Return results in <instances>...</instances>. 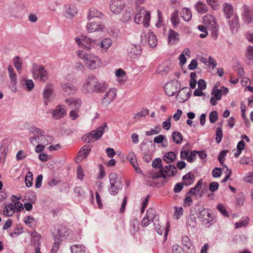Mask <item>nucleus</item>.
Returning <instances> with one entry per match:
<instances>
[{
	"label": "nucleus",
	"mask_w": 253,
	"mask_h": 253,
	"mask_svg": "<svg viewBox=\"0 0 253 253\" xmlns=\"http://www.w3.org/2000/svg\"><path fill=\"white\" fill-rule=\"evenodd\" d=\"M83 89L86 92L99 93L104 92L107 89V86L105 83H99L96 77L91 76L85 80Z\"/></svg>",
	"instance_id": "f257e3e1"
},
{
	"label": "nucleus",
	"mask_w": 253,
	"mask_h": 253,
	"mask_svg": "<svg viewBox=\"0 0 253 253\" xmlns=\"http://www.w3.org/2000/svg\"><path fill=\"white\" fill-rule=\"evenodd\" d=\"M78 56L84 60L85 65L89 69H95L102 65L101 59L93 54L82 50L77 51Z\"/></svg>",
	"instance_id": "f03ea898"
},
{
	"label": "nucleus",
	"mask_w": 253,
	"mask_h": 253,
	"mask_svg": "<svg viewBox=\"0 0 253 253\" xmlns=\"http://www.w3.org/2000/svg\"><path fill=\"white\" fill-rule=\"evenodd\" d=\"M177 172L176 168L173 165L167 166L164 169H161L159 171H154L145 175L146 180L148 178L155 179L162 177L165 179L167 177L174 175Z\"/></svg>",
	"instance_id": "7ed1b4c3"
},
{
	"label": "nucleus",
	"mask_w": 253,
	"mask_h": 253,
	"mask_svg": "<svg viewBox=\"0 0 253 253\" xmlns=\"http://www.w3.org/2000/svg\"><path fill=\"white\" fill-rule=\"evenodd\" d=\"M107 126V123H104L102 126L98 127L96 130L84 135L82 137L83 141L86 143H90L100 138L104 132V128Z\"/></svg>",
	"instance_id": "20e7f679"
},
{
	"label": "nucleus",
	"mask_w": 253,
	"mask_h": 253,
	"mask_svg": "<svg viewBox=\"0 0 253 253\" xmlns=\"http://www.w3.org/2000/svg\"><path fill=\"white\" fill-rule=\"evenodd\" d=\"M143 17L142 23L145 27L149 26V22L151 19L150 12L142 7L137 8V12L135 13L134 20L137 24H139L141 21V18Z\"/></svg>",
	"instance_id": "39448f33"
},
{
	"label": "nucleus",
	"mask_w": 253,
	"mask_h": 253,
	"mask_svg": "<svg viewBox=\"0 0 253 253\" xmlns=\"http://www.w3.org/2000/svg\"><path fill=\"white\" fill-rule=\"evenodd\" d=\"M65 102L69 106H72L75 107V110H71L69 113V116L73 120H76L79 117L80 107L82 104V101L80 99L70 98L65 100Z\"/></svg>",
	"instance_id": "423d86ee"
},
{
	"label": "nucleus",
	"mask_w": 253,
	"mask_h": 253,
	"mask_svg": "<svg viewBox=\"0 0 253 253\" xmlns=\"http://www.w3.org/2000/svg\"><path fill=\"white\" fill-rule=\"evenodd\" d=\"M32 73L35 79L39 78L40 81L43 83L47 80L48 77V73L42 65L34 64Z\"/></svg>",
	"instance_id": "0eeeda50"
},
{
	"label": "nucleus",
	"mask_w": 253,
	"mask_h": 253,
	"mask_svg": "<svg viewBox=\"0 0 253 253\" xmlns=\"http://www.w3.org/2000/svg\"><path fill=\"white\" fill-rule=\"evenodd\" d=\"M166 93L169 96H173L179 89V84L177 81H173L167 83L165 86Z\"/></svg>",
	"instance_id": "6e6552de"
},
{
	"label": "nucleus",
	"mask_w": 253,
	"mask_h": 253,
	"mask_svg": "<svg viewBox=\"0 0 253 253\" xmlns=\"http://www.w3.org/2000/svg\"><path fill=\"white\" fill-rule=\"evenodd\" d=\"M75 41L81 48H85L87 50H89L95 44L94 41L86 37L82 39L76 38Z\"/></svg>",
	"instance_id": "1a4fd4ad"
},
{
	"label": "nucleus",
	"mask_w": 253,
	"mask_h": 253,
	"mask_svg": "<svg viewBox=\"0 0 253 253\" xmlns=\"http://www.w3.org/2000/svg\"><path fill=\"white\" fill-rule=\"evenodd\" d=\"M124 6L125 2L122 0H111L109 4L111 11L116 14L121 13Z\"/></svg>",
	"instance_id": "9d476101"
},
{
	"label": "nucleus",
	"mask_w": 253,
	"mask_h": 253,
	"mask_svg": "<svg viewBox=\"0 0 253 253\" xmlns=\"http://www.w3.org/2000/svg\"><path fill=\"white\" fill-rule=\"evenodd\" d=\"M198 217L204 222L205 225L209 224L213 220V217L210 213L209 209H204L199 213Z\"/></svg>",
	"instance_id": "9b49d317"
},
{
	"label": "nucleus",
	"mask_w": 253,
	"mask_h": 253,
	"mask_svg": "<svg viewBox=\"0 0 253 253\" xmlns=\"http://www.w3.org/2000/svg\"><path fill=\"white\" fill-rule=\"evenodd\" d=\"M66 114V110L64 106L58 105L52 112V117L57 120L64 117Z\"/></svg>",
	"instance_id": "f8f14e48"
},
{
	"label": "nucleus",
	"mask_w": 253,
	"mask_h": 253,
	"mask_svg": "<svg viewBox=\"0 0 253 253\" xmlns=\"http://www.w3.org/2000/svg\"><path fill=\"white\" fill-rule=\"evenodd\" d=\"M90 150L91 148L89 145L84 146L79 151L77 157L75 159L76 162L80 163L89 154Z\"/></svg>",
	"instance_id": "ddd939ff"
},
{
	"label": "nucleus",
	"mask_w": 253,
	"mask_h": 253,
	"mask_svg": "<svg viewBox=\"0 0 253 253\" xmlns=\"http://www.w3.org/2000/svg\"><path fill=\"white\" fill-rule=\"evenodd\" d=\"M190 91V89L189 87H183L181 90L179 91L177 94V100L180 102L187 100L189 97Z\"/></svg>",
	"instance_id": "4468645a"
},
{
	"label": "nucleus",
	"mask_w": 253,
	"mask_h": 253,
	"mask_svg": "<svg viewBox=\"0 0 253 253\" xmlns=\"http://www.w3.org/2000/svg\"><path fill=\"white\" fill-rule=\"evenodd\" d=\"M180 40L179 35L174 30L170 29L168 33V43L169 45L176 44Z\"/></svg>",
	"instance_id": "2eb2a0df"
},
{
	"label": "nucleus",
	"mask_w": 253,
	"mask_h": 253,
	"mask_svg": "<svg viewBox=\"0 0 253 253\" xmlns=\"http://www.w3.org/2000/svg\"><path fill=\"white\" fill-rule=\"evenodd\" d=\"M243 18L244 21L247 24L251 23L253 19V13L246 5L243 6Z\"/></svg>",
	"instance_id": "dca6fc26"
},
{
	"label": "nucleus",
	"mask_w": 253,
	"mask_h": 253,
	"mask_svg": "<svg viewBox=\"0 0 253 253\" xmlns=\"http://www.w3.org/2000/svg\"><path fill=\"white\" fill-rule=\"evenodd\" d=\"M228 92V89L226 87L223 86L219 89L217 87L215 86L212 91L211 94L217 100H219L222 97V93L226 94Z\"/></svg>",
	"instance_id": "f3484780"
},
{
	"label": "nucleus",
	"mask_w": 253,
	"mask_h": 253,
	"mask_svg": "<svg viewBox=\"0 0 253 253\" xmlns=\"http://www.w3.org/2000/svg\"><path fill=\"white\" fill-rule=\"evenodd\" d=\"M127 50L129 56L132 58H136L141 53V49L138 45H131Z\"/></svg>",
	"instance_id": "a211bd4d"
},
{
	"label": "nucleus",
	"mask_w": 253,
	"mask_h": 253,
	"mask_svg": "<svg viewBox=\"0 0 253 253\" xmlns=\"http://www.w3.org/2000/svg\"><path fill=\"white\" fill-rule=\"evenodd\" d=\"M127 159L134 168L135 171L137 173H141V170L139 168L137 162L136 156L134 153L130 152L127 156Z\"/></svg>",
	"instance_id": "6ab92c4d"
},
{
	"label": "nucleus",
	"mask_w": 253,
	"mask_h": 253,
	"mask_svg": "<svg viewBox=\"0 0 253 253\" xmlns=\"http://www.w3.org/2000/svg\"><path fill=\"white\" fill-rule=\"evenodd\" d=\"M203 22L208 28L215 26L217 23L214 17L211 15H206L203 17Z\"/></svg>",
	"instance_id": "aec40b11"
},
{
	"label": "nucleus",
	"mask_w": 253,
	"mask_h": 253,
	"mask_svg": "<svg viewBox=\"0 0 253 253\" xmlns=\"http://www.w3.org/2000/svg\"><path fill=\"white\" fill-rule=\"evenodd\" d=\"M116 97V90L115 88L109 89L105 94L103 98V102L106 103H109Z\"/></svg>",
	"instance_id": "412c9836"
},
{
	"label": "nucleus",
	"mask_w": 253,
	"mask_h": 253,
	"mask_svg": "<svg viewBox=\"0 0 253 253\" xmlns=\"http://www.w3.org/2000/svg\"><path fill=\"white\" fill-rule=\"evenodd\" d=\"M229 19V23L231 30L233 33L237 32L238 28L239 27L238 16L234 15Z\"/></svg>",
	"instance_id": "4be33fe9"
},
{
	"label": "nucleus",
	"mask_w": 253,
	"mask_h": 253,
	"mask_svg": "<svg viewBox=\"0 0 253 253\" xmlns=\"http://www.w3.org/2000/svg\"><path fill=\"white\" fill-rule=\"evenodd\" d=\"M61 85V87L63 92L68 95L74 93L77 90V88L75 86L71 85L69 83L62 84Z\"/></svg>",
	"instance_id": "5701e85b"
},
{
	"label": "nucleus",
	"mask_w": 253,
	"mask_h": 253,
	"mask_svg": "<svg viewBox=\"0 0 253 253\" xmlns=\"http://www.w3.org/2000/svg\"><path fill=\"white\" fill-rule=\"evenodd\" d=\"M223 8L226 18L230 19L234 15L233 14V7L231 4L225 3L223 5Z\"/></svg>",
	"instance_id": "b1692460"
},
{
	"label": "nucleus",
	"mask_w": 253,
	"mask_h": 253,
	"mask_svg": "<svg viewBox=\"0 0 253 253\" xmlns=\"http://www.w3.org/2000/svg\"><path fill=\"white\" fill-rule=\"evenodd\" d=\"M87 30L88 32H93L99 30H102L104 27L96 22H90L86 26Z\"/></svg>",
	"instance_id": "393cba45"
},
{
	"label": "nucleus",
	"mask_w": 253,
	"mask_h": 253,
	"mask_svg": "<svg viewBox=\"0 0 253 253\" xmlns=\"http://www.w3.org/2000/svg\"><path fill=\"white\" fill-rule=\"evenodd\" d=\"M8 71L10 79V84L14 86L17 83V76L12 66L11 65H8Z\"/></svg>",
	"instance_id": "a878e982"
},
{
	"label": "nucleus",
	"mask_w": 253,
	"mask_h": 253,
	"mask_svg": "<svg viewBox=\"0 0 253 253\" xmlns=\"http://www.w3.org/2000/svg\"><path fill=\"white\" fill-rule=\"evenodd\" d=\"M179 11L175 9L171 14L170 21L174 28H176L180 23V19L178 17Z\"/></svg>",
	"instance_id": "bb28decb"
},
{
	"label": "nucleus",
	"mask_w": 253,
	"mask_h": 253,
	"mask_svg": "<svg viewBox=\"0 0 253 253\" xmlns=\"http://www.w3.org/2000/svg\"><path fill=\"white\" fill-rule=\"evenodd\" d=\"M181 16L185 21H189L192 18V12L189 8L185 7L182 9L180 13Z\"/></svg>",
	"instance_id": "cd10ccee"
},
{
	"label": "nucleus",
	"mask_w": 253,
	"mask_h": 253,
	"mask_svg": "<svg viewBox=\"0 0 253 253\" xmlns=\"http://www.w3.org/2000/svg\"><path fill=\"white\" fill-rule=\"evenodd\" d=\"M31 244L33 247L40 246L41 235L36 231L31 233Z\"/></svg>",
	"instance_id": "c85d7f7f"
},
{
	"label": "nucleus",
	"mask_w": 253,
	"mask_h": 253,
	"mask_svg": "<svg viewBox=\"0 0 253 253\" xmlns=\"http://www.w3.org/2000/svg\"><path fill=\"white\" fill-rule=\"evenodd\" d=\"M190 51L188 48H185L182 53L180 55L179 57V60L180 61V65L181 66L183 65L186 61V58L185 56L190 57Z\"/></svg>",
	"instance_id": "c756f323"
},
{
	"label": "nucleus",
	"mask_w": 253,
	"mask_h": 253,
	"mask_svg": "<svg viewBox=\"0 0 253 253\" xmlns=\"http://www.w3.org/2000/svg\"><path fill=\"white\" fill-rule=\"evenodd\" d=\"M176 159V154L173 152H169L167 153L163 157V161L167 163H170Z\"/></svg>",
	"instance_id": "7c9ffc66"
},
{
	"label": "nucleus",
	"mask_w": 253,
	"mask_h": 253,
	"mask_svg": "<svg viewBox=\"0 0 253 253\" xmlns=\"http://www.w3.org/2000/svg\"><path fill=\"white\" fill-rule=\"evenodd\" d=\"M102 15V13L99 11L95 9L92 8L89 10V12L88 13L87 18L88 20H91L94 18H100Z\"/></svg>",
	"instance_id": "2f4dec72"
},
{
	"label": "nucleus",
	"mask_w": 253,
	"mask_h": 253,
	"mask_svg": "<svg viewBox=\"0 0 253 253\" xmlns=\"http://www.w3.org/2000/svg\"><path fill=\"white\" fill-rule=\"evenodd\" d=\"M148 43L151 47H155L157 44V37L153 32H150L148 34Z\"/></svg>",
	"instance_id": "473e14b6"
},
{
	"label": "nucleus",
	"mask_w": 253,
	"mask_h": 253,
	"mask_svg": "<svg viewBox=\"0 0 253 253\" xmlns=\"http://www.w3.org/2000/svg\"><path fill=\"white\" fill-rule=\"evenodd\" d=\"M70 249L72 253H85V247L83 245H74Z\"/></svg>",
	"instance_id": "72a5a7b5"
},
{
	"label": "nucleus",
	"mask_w": 253,
	"mask_h": 253,
	"mask_svg": "<svg viewBox=\"0 0 253 253\" xmlns=\"http://www.w3.org/2000/svg\"><path fill=\"white\" fill-rule=\"evenodd\" d=\"M194 175L190 172L187 173L183 177V184L189 185L194 182Z\"/></svg>",
	"instance_id": "f704fd0d"
},
{
	"label": "nucleus",
	"mask_w": 253,
	"mask_h": 253,
	"mask_svg": "<svg viewBox=\"0 0 253 253\" xmlns=\"http://www.w3.org/2000/svg\"><path fill=\"white\" fill-rule=\"evenodd\" d=\"M14 212V206L12 204L6 205L3 211V214L7 216H11Z\"/></svg>",
	"instance_id": "c9c22d12"
},
{
	"label": "nucleus",
	"mask_w": 253,
	"mask_h": 253,
	"mask_svg": "<svg viewBox=\"0 0 253 253\" xmlns=\"http://www.w3.org/2000/svg\"><path fill=\"white\" fill-rule=\"evenodd\" d=\"M68 235V229L65 226L61 225L57 229V236L60 238L64 237Z\"/></svg>",
	"instance_id": "e433bc0d"
},
{
	"label": "nucleus",
	"mask_w": 253,
	"mask_h": 253,
	"mask_svg": "<svg viewBox=\"0 0 253 253\" xmlns=\"http://www.w3.org/2000/svg\"><path fill=\"white\" fill-rule=\"evenodd\" d=\"M52 85L51 84H46L43 93L44 99H47L52 94Z\"/></svg>",
	"instance_id": "4c0bfd02"
},
{
	"label": "nucleus",
	"mask_w": 253,
	"mask_h": 253,
	"mask_svg": "<svg viewBox=\"0 0 253 253\" xmlns=\"http://www.w3.org/2000/svg\"><path fill=\"white\" fill-rule=\"evenodd\" d=\"M195 8L197 11L201 14L205 13L207 11V6L200 1H199L197 3L196 5H195Z\"/></svg>",
	"instance_id": "58836bf2"
},
{
	"label": "nucleus",
	"mask_w": 253,
	"mask_h": 253,
	"mask_svg": "<svg viewBox=\"0 0 253 253\" xmlns=\"http://www.w3.org/2000/svg\"><path fill=\"white\" fill-rule=\"evenodd\" d=\"M13 63L17 71L20 72L23 65L22 59L19 57L16 56L13 59Z\"/></svg>",
	"instance_id": "ea45409f"
},
{
	"label": "nucleus",
	"mask_w": 253,
	"mask_h": 253,
	"mask_svg": "<svg viewBox=\"0 0 253 253\" xmlns=\"http://www.w3.org/2000/svg\"><path fill=\"white\" fill-rule=\"evenodd\" d=\"M246 57L249 61L248 64H250L251 62H253V47L252 46L249 45L247 47Z\"/></svg>",
	"instance_id": "a19ab883"
},
{
	"label": "nucleus",
	"mask_w": 253,
	"mask_h": 253,
	"mask_svg": "<svg viewBox=\"0 0 253 253\" xmlns=\"http://www.w3.org/2000/svg\"><path fill=\"white\" fill-rule=\"evenodd\" d=\"M110 184L121 185V180L117 177L116 173H112L109 175Z\"/></svg>",
	"instance_id": "79ce46f5"
},
{
	"label": "nucleus",
	"mask_w": 253,
	"mask_h": 253,
	"mask_svg": "<svg viewBox=\"0 0 253 253\" xmlns=\"http://www.w3.org/2000/svg\"><path fill=\"white\" fill-rule=\"evenodd\" d=\"M172 139L174 142L176 144H180L183 140V136L182 134L178 131H174L172 133Z\"/></svg>",
	"instance_id": "37998d69"
},
{
	"label": "nucleus",
	"mask_w": 253,
	"mask_h": 253,
	"mask_svg": "<svg viewBox=\"0 0 253 253\" xmlns=\"http://www.w3.org/2000/svg\"><path fill=\"white\" fill-rule=\"evenodd\" d=\"M112 42L110 39L106 38L101 41L100 46L101 48L106 50L112 45Z\"/></svg>",
	"instance_id": "c03bdc74"
},
{
	"label": "nucleus",
	"mask_w": 253,
	"mask_h": 253,
	"mask_svg": "<svg viewBox=\"0 0 253 253\" xmlns=\"http://www.w3.org/2000/svg\"><path fill=\"white\" fill-rule=\"evenodd\" d=\"M40 140L42 144L47 145L52 142L53 138L50 136L43 134V135L41 136V138H40Z\"/></svg>",
	"instance_id": "a18cd8bd"
},
{
	"label": "nucleus",
	"mask_w": 253,
	"mask_h": 253,
	"mask_svg": "<svg viewBox=\"0 0 253 253\" xmlns=\"http://www.w3.org/2000/svg\"><path fill=\"white\" fill-rule=\"evenodd\" d=\"M33 173L31 171H28L25 177V183L27 187H30L32 186L33 184Z\"/></svg>",
	"instance_id": "49530a36"
},
{
	"label": "nucleus",
	"mask_w": 253,
	"mask_h": 253,
	"mask_svg": "<svg viewBox=\"0 0 253 253\" xmlns=\"http://www.w3.org/2000/svg\"><path fill=\"white\" fill-rule=\"evenodd\" d=\"M156 216V211L155 209L153 208H149L146 213V216L150 219L151 221H153L154 218Z\"/></svg>",
	"instance_id": "de8ad7c7"
},
{
	"label": "nucleus",
	"mask_w": 253,
	"mask_h": 253,
	"mask_svg": "<svg viewBox=\"0 0 253 253\" xmlns=\"http://www.w3.org/2000/svg\"><path fill=\"white\" fill-rule=\"evenodd\" d=\"M66 12L72 17L77 13L76 9L74 6L67 5L66 6Z\"/></svg>",
	"instance_id": "09e8293b"
},
{
	"label": "nucleus",
	"mask_w": 253,
	"mask_h": 253,
	"mask_svg": "<svg viewBox=\"0 0 253 253\" xmlns=\"http://www.w3.org/2000/svg\"><path fill=\"white\" fill-rule=\"evenodd\" d=\"M192 196L190 195V194L186 193L183 201V206L184 207H189L192 205Z\"/></svg>",
	"instance_id": "8fccbe9b"
},
{
	"label": "nucleus",
	"mask_w": 253,
	"mask_h": 253,
	"mask_svg": "<svg viewBox=\"0 0 253 253\" xmlns=\"http://www.w3.org/2000/svg\"><path fill=\"white\" fill-rule=\"evenodd\" d=\"M187 224L192 227H195L196 226L197 223L196 217L193 214L190 215L188 217Z\"/></svg>",
	"instance_id": "3c124183"
},
{
	"label": "nucleus",
	"mask_w": 253,
	"mask_h": 253,
	"mask_svg": "<svg viewBox=\"0 0 253 253\" xmlns=\"http://www.w3.org/2000/svg\"><path fill=\"white\" fill-rule=\"evenodd\" d=\"M208 29L211 31L212 37L215 40L216 39L218 35V26L217 24H216L213 27H210Z\"/></svg>",
	"instance_id": "603ef678"
},
{
	"label": "nucleus",
	"mask_w": 253,
	"mask_h": 253,
	"mask_svg": "<svg viewBox=\"0 0 253 253\" xmlns=\"http://www.w3.org/2000/svg\"><path fill=\"white\" fill-rule=\"evenodd\" d=\"M25 223L29 227H32L35 222V219L33 216L29 215L24 220Z\"/></svg>",
	"instance_id": "864d4df0"
},
{
	"label": "nucleus",
	"mask_w": 253,
	"mask_h": 253,
	"mask_svg": "<svg viewBox=\"0 0 253 253\" xmlns=\"http://www.w3.org/2000/svg\"><path fill=\"white\" fill-rule=\"evenodd\" d=\"M32 131L33 134L37 137L39 140L40 138L44 134V132L41 129L38 128H33Z\"/></svg>",
	"instance_id": "5fc2aeb1"
},
{
	"label": "nucleus",
	"mask_w": 253,
	"mask_h": 253,
	"mask_svg": "<svg viewBox=\"0 0 253 253\" xmlns=\"http://www.w3.org/2000/svg\"><path fill=\"white\" fill-rule=\"evenodd\" d=\"M228 152V150L222 151L218 156V160H219L221 165H223L225 160V157Z\"/></svg>",
	"instance_id": "6e6d98bb"
},
{
	"label": "nucleus",
	"mask_w": 253,
	"mask_h": 253,
	"mask_svg": "<svg viewBox=\"0 0 253 253\" xmlns=\"http://www.w3.org/2000/svg\"><path fill=\"white\" fill-rule=\"evenodd\" d=\"M121 186V185L111 184V187L110 188V192L111 194L113 195L117 194Z\"/></svg>",
	"instance_id": "4d7b16f0"
},
{
	"label": "nucleus",
	"mask_w": 253,
	"mask_h": 253,
	"mask_svg": "<svg viewBox=\"0 0 253 253\" xmlns=\"http://www.w3.org/2000/svg\"><path fill=\"white\" fill-rule=\"evenodd\" d=\"M175 211L174 212V215L175 216L176 219H179L181 215L183 214V210L182 207H174Z\"/></svg>",
	"instance_id": "13d9d810"
},
{
	"label": "nucleus",
	"mask_w": 253,
	"mask_h": 253,
	"mask_svg": "<svg viewBox=\"0 0 253 253\" xmlns=\"http://www.w3.org/2000/svg\"><path fill=\"white\" fill-rule=\"evenodd\" d=\"M207 2L213 9H217L219 6L218 0H207Z\"/></svg>",
	"instance_id": "bf43d9fd"
},
{
	"label": "nucleus",
	"mask_w": 253,
	"mask_h": 253,
	"mask_svg": "<svg viewBox=\"0 0 253 253\" xmlns=\"http://www.w3.org/2000/svg\"><path fill=\"white\" fill-rule=\"evenodd\" d=\"M197 151H191L189 153L187 161L189 163H193L197 158Z\"/></svg>",
	"instance_id": "052dcab7"
},
{
	"label": "nucleus",
	"mask_w": 253,
	"mask_h": 253,
	"mask_svg": "<svg viewBox=\"0 0 253 253\" xmlns=\"http://www.w3.org/2000/svg\"><path fill=\"white\" fill-rule=\"evenodd\" d=\"M223 170L224 171V172H227V174H226L225 178L222 181V182H225L230 178V176L231 175L232 171H231V169L229 170V169H228L227 167H226V166H225L223 168Z\"/></svg>",
	"instance_id": "680f3d73"
},
{
	"label": "nucleus",
	"mask_w": 253,
	"mask_h": 253,
	"mask_svg": "<svg viewBox=\"0 0 253 253\" xmlns=\"http://www.w3.org/2000/svg\"><path fill=\"white\" fill-rule=\"evenodd\" d=\"M182 244L185 246V247H187L189 248L190 245H191V241L190 238L187 236H183L181 240Z\"/></svg>",
	"instance_id": "e2e57ef3"
},
{
	"label": "nucleus",
	"mask_w": 253,
	"mask_h": 253,
	"mask_svg": "<svg viewBox=\"0 0 253 253\" xmlns=\"http://www.w3.org/2000/svg\"><path fill=\"white\" fill-rule=\"evenodd\" d=\"M210 121L211 123H214L218 119V114L215 111H212L210 115Z\"/></svg>",
	"instance_id": "0e129e2a"
},
{
	"label": "nucleus",
	"mask_w": 253,
	"mask_h": 253,
	"mask_svg": "<svg viewBox=\"0 0 253 253\" xmlns=\"http://www.w3.org/2000/svg\"><path fill=\"white\" fill-rule=\"evenodd\" d=\"M222 138V131L220 127L217 128L215 140L217 143H219Z\"/></svg>",
	"instance_id": "69168bd1"
},
{
	"label": "nucleus",
	"mask_w": 253,
	"mask_h": 253,
	"mask_svg": "<svg viewBox=\"0 0 253 253\" xmlns=\"http://www.w3.org/2000/svg\"><path fill=\"white\" fill-rule=\"evenodd\" d=\"M149 112L148 109H143L141 112L136 114L134 118L135 119H139L141 117H145L149 114Z\"/></svg>",
	"instance_id": "338daca9"
},
{
	"label": "nucleus",
	"mask_w": 253,
	"mask_h": 253,
	"mask_svg": "<svg viewBox=\"0 0 253 253\" xmlns=\"http://www.w3.org/2000/svg\"><path fill=\"white\" fill-rule=\"evenodd\" d=\"M244 181L253 184V172H248L244 177Z\"/></svg>",
	"instance_id": "774afa93"
}]
</instances>
